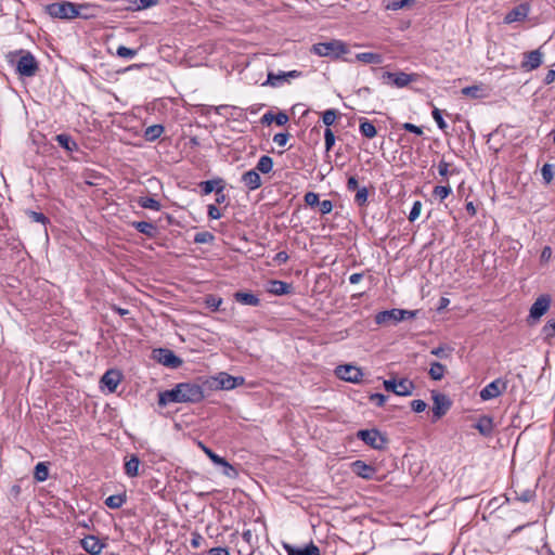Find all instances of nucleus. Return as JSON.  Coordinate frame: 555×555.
Returning a JSON list of instances; mask_svg holds the SVG:
<instances>
[{
    "mask_svg": "<svg viewBox=\"0 0 555 555\" xmlns=\"http://www.w3.org/2000/svg\"><path fill=\"white\" fill-rule=\"evenodd\" d=\"M351 467L354 474L364 479H373L376 473V469L373 466L367 465L366 463L360 460L353 462L351 464Z\"/></svg>",
    "mask_w": 555,
    "mask_h": 555,
    "instance_id": "17",
    "label": "nucleus"
},
{
    "mask_svg": "<svg viewBox=\"0 0 555 555\" xmlns=\"http://www.w3.org/2000/svg\"><path fill=\"white\" fill-rule=\"evenodd\" d=\"M433 417L435 422L440 420L448 412L451 406V401L446 395L439 392L433 393Z\"/></svg>",
    "mask_w": 555,
    "mask_h": 555,
    "instance_id": "11",
    "label": "nucleus"
},
{
    "mask_svg": "<svg viewBox=\"0 0 555 555\" xmlns=\"http://www.w3.org/2000/svg\"><path fill=\"white\" fill-rule=\"evenodd\" d=\"M16 70L21 76L33 77L38 70V63L35 56L27 52L20 57L16 64Z\"/></svg>",
    "mask_w": 555,
    "mask_h": 555,
    "instance_id": "6",
    "label": "nucleus"
},
{
    "mask_svg": "<svg viewBox=\"0 0 555 555\" xmlns=\"http://www.w3.org/2000/svg\"><path fill=\"white\" fill-rule=\"evenodd\" d=\"M535 496V492L531 489H526L524 491H521L520 493H517L516 492V500L517 501H520V502H524V503H528L530 501H532Z\"/></svg>",
    "mask_w": 555,
    "mask_h": 555,
    "instance_id": "48",
    "label": "nucleus"
},
{
    "mask_svg": "<svg viewBox=\"0 0 555 555\" xmlns=\"http://www.w3.org/2000/svg\"><path fill=\"white\" fill-rule=\"evenodd\" d=\"M360 438L365 444L373 449L382 450L385 448L386 438L377 429H363L358 431Z\"/></svg>",
    "mask_w": 555,
    "mask_h": 555,
    "instance_id": "5",
    "label": "nucleus"
},
{
    "mask_svg": "<svg viewBox=\"0 0 555 555\" xmlns=\"http://www.w3.org/2000/svg\"><path fill=\"white\" fill-rule=\"evenodd\" d=\"M525 60L521 62V68L525 72L537 69L543 62V53L540 49L524 54Z\"/></svg>",
    "mask_w": 555,
    "mask_h": 555,
    "instance_id": "13",
    "label": "nucleus"
},
{
    "mask_svg": "<svg viewBox=\"0 0 555 555\" xmlns=\"http://www.w3.org/2000/svg\"><path fill=\"white\" fill-rule=\"evenodd\" d=\"M416 311L403 310V309H391L378 312L375 317L377 324H385L389 321L400 322L408 319H413Z\"/></svg>",
    "mask_w": 555,
    "mask_h": 555,
    "instance_id": "4",
    "label": "nucleus"
},
{
    "mask_svg": "<svg viewBox=\"0 0 555 555\" xmlns=\"http://www.w3.org/2000/svg\"><path fill=\"white\" fill-rule=\"evenodd\" d=\"M545 338H552L555 336V320L548 321L542 328Z\"/></svg>",
    "mask_w": 555,
    "mask_h": 555,
    "instance_id": "57",
    "label": "nucleus"
},
{
    "mask_svg": "<svg viewBox=\"0 0 555 555\" xmlns=\"http://www.w3.org/2000/svg\"><path fill=\"white\" fill-rule=\"evenodd\" d=\"M337 377L349 383H359L363 376L362 371L354 365L345 364L336 367Z\"/></svg>",
    "mask_w": 555,
    "mask_h": 555,
    "instance_id": "9",
    "label": "nucleus"
},
{
    "mask_svg": "<svg viewBox=\"0 0 555 555\" xmlns=\"http://www.w3.org/2000/svg\"><path fill=\"white\" fill-rule=\"evenodd\" d=\"M370 400L374 402L377 406H383L387 401V397L383 393L376 392L370 396Z\"/></svg>",
    "mask_w": 555,
    "mask_h": 555,
    "instance_id": "59",
    "label": "nucleus"
},
{
    "mask_svg": "<svg viewBox=\"0 0 555 555\" xmlns=\"http://www.w3.org/2000/svg\"><path fill=\"white\" fill-rule=\"evenodd\" d=\"M158 1L159 0H133L132 3L135 5L137 10H144L156 5Z\"/></svg>",
    "mask_w": 555,
    "mask_h": 555,
    "instance_id": "52",
    "label": "nucleus"
},
{
    "mask_svg": "<svg viewBox=\"0 0 555 555\" xmlns=\"http://www.w3.org/2000/svg\"><path fill=\"white\" fill-rule=\"evenodd\" d=\"M530 12V7L528 3H521L514 9H512L505 16V24H513L515 22H522L527 18Z\"/></svg>",
    "mask_w": 555,
    "mask_h": 555,
    "instance_id": "14",
    "label": "nucleus"
},
{
    "mask_svg": "<svg viewBox=\"0 0 555 555\" xmlns=\"http://www.w3.org/2000/svg\"><path fill=\"white\" fill-rule=\"evenodd\" d=\"M452 193L451 186L446 183L443 185H437L434 188L433 195L440 201H443Z\"/></svg>",
    "mask_w": 555,
    "mask_h": 555,
    "instance_id": "38",
    "label": "nucleus"
},
{
    "mask_svg": "<svg viewBox=\"0 0 555 555\" xmlns=\"http://www.w3.org/2000/svg\"><path fill=\"white\" fill-rule=\"evenodd\" d=\"M348 46L341 40H331L327 42L314 43L311 47V52L324 57H331L334 60L339 59L341 55L348 52Z\"/></svg>",
    "mask_w": 555,
    "mask_h": 555,
    "instance_id": "3",
    "label": "nucleus"
},
{
    "mask_svg": "<svg viewBox=\"0 0 555 555\" xmlns=\"http://www.w3.org/2000/svg\"><path fill=\"white\" fill-rule=\"evenodd\" d=\"M421 210H422V203L420 201L414 202V204L410 210L409 217H408L409 220L411 222L415 221L420 217Z\"/></svg>",
    "mask_w": 555,
    "mask_h": 555,
    "instance_id": "51",
    "label": "nucleus"
},
{
    "mask_svg": "<svg viewBox=\"0 0 555 555\" xmlns=\"http://www.w3.org/2000/svg\"><path fill=\"white\" fill-rule=\"evenodd\" d=\"M205 304L208 308H210L212 311H216L219 309V307L222 304V299L220 297H217L215 295H208L205 298Z\"/></svg>",
    "mask_w": 555,
    "mask_h": 555,
    "instance_id": "47",
    "label": "nucleus"
},
{
    "mask_svg": "<svg viewBox=\"0 0 555 555\" xmlns=\"http://www.w3.org/2000/svg\"><path fill=\"white\" fill-rule=\"evenodd\" d=\"M198 447L203 450V452L209 457V460L214 464L221 463L222 456L215 453L210 448L206 447L203 442H198Z\"/></svg>",
    "mask_w": 555,
    "mask_h": 555,
    "instance_id": "45",
    "label": "nucleus"
},
{
    "mask_svg": "<svg viewBox=\"0 0 555 555\" xmlns=\"http://www.w3.org/2000/svg\"><path fill=\"white\" fill-rule=\"evenodd\" d=\"M242 182L249 190L254 191L261 186L260 175L255 170H248L242 176Z\"/></svg>",
    "mask_w": 555,
    "mask_h": 555,
    "instance_id": "18",
    "label": "nucleus"
},
{
    "mask_svg": "<svg viewBox=\"0 0 555 555\" xmlns=\"http://www.w3.org/2000/svg\"><path fill=\"white\" fill-rule=\"evenodd\" d=\"M120 382L121 374L117 370H108L101 378V383L108 389L109 392H114Z\"/></svg>",
    "mask_w": 555,
    "mask_h": 555,
    "instance_id": "16",
    "label": "nucleus"
},
{
    "mask_svg": "<svg viewBox=\"0 0 555 555\" xmlns=\"http://www.w3.org/2000/svg\"><path fill=\"white\" fill-rule=\"evenodd\" d=\"M382 78H383L384 82H391L397 88H404L409 83L416 81L417 75L416 74H406L403 72H398V73L385 72L383 74Z\"/></svg>",
    "mask_w": 555,
    "mask_h": 555,
    "instance_id": "8",
    "label": "nucleus"
},
{
    "mask_svg": "<svg viewBox=\"0 0 555 555\" xmlns=\"http://www.w3.org/2000/svg\"><path fill=\"white\" fill-rule=\"evenodd\" d=\"M208 555H230V553L227 547L218 546L210 548Z\"/></svg>",
    "mask_w": 555,
    "mask_h": 555,
    "instance_id": "64",
    "label": "nucleus"
},
{
    "mask_svg": "<svg viewBox=\"0 0 555 555\" xmlns=\"http://www.w3.org/2000/svg\"><path fill=\"white\" fill-rule=\"evenodd\" d=\"M126 502V494H113L106 498L105 505L109 508H119Z\"/></svg>",
    "mask_w": 555,
    "mask_h": 555,
    "instance_id": "36",
    "label": "nucleus"
},
{
    "mask_svg": "<svg viewBox=\"0 0 555 555\" xmlns=\"http://www.w3.org/2000/svg\"><path fill=\"white\" fill-rule=\"evenodd\" d=\"M551 306V297L550 295H541L535 299L532 304L529 312V317L533 320H539L542 315H544Z\"/></svg>",
    "mask_w": 555,
    "mask_h": 555,
    "instance_id": "12",
    "label": "nucleus"
},
{
    "mask_svg": "<svg viewBox=\"0 0 555 555\" xmlns=\"http://www.w3.org/2000/svg\"><path fill=\"white\" fill-rule=\"evenodd\" d=\"M289 118L286 113L279 112L276 115H274V122L278 126H284L288 122Z\"/></svg>",
    "mask_w": 555,
    "mask_h": 555,
    "instance_id": "63",
    "label": "nucleus"
},
{
    "mask_svg": "<svg viewBox=\"0 0 555 555\" xmlns=\"http://www.w3.org/2000/svg\"><path fill=\"white\" fill-rule=\"evenodd\" d=\"M163 125H152L144 130V139L149 142L157 140L164 132Z\"/></svg>",
    "mask_w": 555,
    "mask_h": 555,
    "instance_id": "27",
    "label": "nucleus"
},
{
    "mask_svg": "<svg viewBox=\"0 0 555 555\" xmlns=\"http://www.w3.org/2000/svg\"><path fill=\"white\" fill-rule=\"evenodd\" d=\"M207 214L210 219L218 220L222 217L221 211L215 205H208Z\"/></svg>",
    "mask_w": 555,
    "mask_h": 555,
    "instance_id": "62",
    "label": "nucleus"
},
{
    "mask_svg": "<svg viewBox=\"0 0 555 555\" xmlns=\"http://www.w3.org/2000/svg\"><path fill=\"white\" fill-rule=\"evenodd\" d=\"M56 142L66 151L74 152L78 150L77 143L72 139L69 134L60 133L55 137Z\"/></svg>",
    "mask_w": 555,
    "mask_h": 555,
    "instance_id": "25",
    "label": "nucleus"
},
{
    "mask_svg": "<svg viewBox=\"0 0 555 555\" xmlns=\"http://www.w3.org/2000/svg\"><path fill=\"white\" fill-rule=\"evenodd\" d=\"M446 373V366L440 362H433L429 369V376L434 380H440L443 378Z\"/></svg>",
    "mask_w": 555,
    "mask_h": 555,
    "instance_id": "31",
    "label": "nucleus"
},
{
    "mask_svg": "<svg viewBox=\"0 0 555 555\" xmlns=\"http://www.w3.org/2000/svg\"><path fill=\"white\" fill-rule=\"evenodd\" d=\"M221 182H222V180H208V181L202 182L201 185H202L204 194H210L216 189V184L221 183Z\"/></svg>",
    "mask_w": 555,
    "mask_h": 555,
    "instance_id": "56",
    "label": "nucleus"
},
{
    "mask_svg": "<svg viewBox=\"0 0 555 555\" xmlns=\"http://www.w3.org/2000/svg\"><path fill=\"white\" fill-rule=\"evenodd\" d=\"M431 116L440 130L444 131L448 128V125L444 121L442 113L439 108L435 107L431 112Z\"/></svg>",
    "mask_w": 555,
    "mask_h": 555,
    "instance_id": "46",
    "label": "nucleus"
},
{
    "mask_svg": "<svg viewBox=\"0 0 555 555\" xmlns=\"http://www.w3.org/2000/svg\"><path fill=\"white\" fill-rule=\"evenodd\" d=\"M413 3L414 0H386L384 7L386 10L397 11Z\"/></svg>",
    "mask_w": 555,
    "mask_h": 555,
    "instance_id": "35",
    "label": "nucleus"
},
{
    "mask_svg": "<svg viewBox=\"0 0 555 555\" xmlns=\"http://www.w3.org/2000/svg\"><path fill=\"white\" fill-rule=\"evenodd\" d=\"M356 59L365 64H380L383 62L382 55L373 52L358 53Z\"/></svg>",
    "mask_w": 555,
    "mask_h": 555,
    "instance_id": "28",
    "label": "nucleus"
},
{
    "mask_svg": "<svg viewBox=\"0 0 555 555\" xmlns=\"http://www.w3.org/2000/svg\"><path fill=\"white\" fill-rule=\"evenodd\" d=\"M204 389L196 383H179L172 389L158 395V404L166 406L169 403H198L204 399Z\"/></svg>",
    "mask_w": 555,
    "mask_h": 555,
    "instance_id": "1",
    "label": "nucleus"
},
{
    "mask_svg": "<svg viewBox=\"0 0 555 555\" xmlns=\"http://www.w3.org/2000/svg\"><path fill=\"white\" fill-rule=\"evenodd\" d=\"M273 168V159L270 156L263 155L259 158L256 171H260L262 173H269Z\"/></svg>",
    "mask_w": 555,
    "mask_h": 555,
    "instance_id": "33",
    "label": "nucleus"
},
{
    "mask_svg": "<svg viewBox=\"0 0 555 555\" xmlns=\"http://www.w3.org/2000/svg\"><path fill=\"white\" fill-rule=\"evenodd\" d=\"M284 81H286L284 72H280L279 74L269 72L267 80L264 82H262V86H270V87L275 88V87H279Z\"/></svg>",
    "mask_w": 555,
    "mask_h": 555,
    "instance_id": "32",
    "label": "nucleus"
},
{
    "mask_svg": "<svg viewBox=\"0 0 555 555\" xmlns=\"http://www.w3.org/2000/svg\"><path fill=\"white\" fill-rule=\"evenodd\" d=\"M48 477H49V468H48L47 464L43 462H39L35 466L34 478L37 481L42 482V481H46L48 479Z\"/></svg>",
    "mask_w": 555,
    "mask_h": 555,
    "instance_id": "34",
    "label": "nucleus"
},
{
    "mask_svg": "<svg viewBox=\"0 0 555 555\" xmlns=\"http://www.w3.org/2000/svg\"><path fill=\"white\" fill-rule=\"evenodd\" d=\"M336 118L337 111L334 108L326 109L322 114V121L327 128H330L335 122Z\"/></svg>",
    "mask_w": 555,
    "mask_h": 555,
    "instance_id": "44",
    "label": "nucleus"
},
{
    "mask_svg": "<svg viewBox=\"0 0 555 555\" xmlns=\"http://www.w3.org/2000/svg\"><path fill=\"white\" fill-rule=\"evenodd\" d=\"M270 292L275 295H285L289 292V285L282 281H272Z\"/></svg>",
    "mask_w": 555,
    "mask_h": 555,
    "instance_id": "39",
    "label": "nucleus"
},
{
    "mask_svg": "<svg viewBox=\"0 0 555 555\" xmlns=\"http://www.w3.org/2000/svg\"><path fill=\"white\" fill-rule=\"evenodd\" d=\"M217 465L221 466L223 468V475L230 478H236L238 476L237 470L224 459H221V463H218Z\"/></svg>",
    "mask_w": 555,
    "mask_h": 555,
    "instance_id": "41",
    "label": "nucleus"
},
{
    "mask_svg": "<svg viewBox=\"0 0 555 555\" xmlns=\"http://www.w3.org/2000/svg\"><path fill=\"white\" fill-rule=\"evenodd\" d=\"M475 428L482 435V436H490L493 431V422L491 417L482 416L478 420V422L475 425Z\"/></svg>",
    "mask_w": 555,
    "mask_h": 555,
    "instance_id": "22",
    "label": "nucleus"
},
{
    "mask_svg": "<svg viewBox=\"0 0 555 555\" xmlns=\"http://www.w3.org/2000/svg\"><path fill=\"white\" fill-rule=\"evenodd\" d=\"M415 386L412 380L408 378H401L400 380L396 382V395L408 397L413 393Z\"/></svg>",
    "mask_w": 555,
    "mask_h": 555,
    "instance_id": "21",
    "label": "nucleus"
},
{
    "mask_svg": "<svg viewBox=\"0 0 555 555\" xmlns=\"http://www.w3.org/2000/svg\"><path fill=\"white\" fill-rule=\"evenodd\" d=\"M359 130L360 133L367 139H373L377 134L375 126L366 118H360Z\"/></svg>",
    "mask_w": 555,
    "mask_h": 555,
    "instance_id": "24",
    "label": "nucleus"
},
{
    "mask_svg": "<svg viewBox=\"0 0 555 555\" xmlns=\"http://www.w3.org/2000/svg\"><path fill=\"white\" fill-rule=\"evenodd\" d=\"M461 93L473 99H479L485 95L483 89L479 86L465 87L461 90Z\"/></svg>",
    "mask_w": 555,
    "mask_h": 555,
    "instance_id": "37",
    "label": "nucleus"
},
{
    "mask_svg": "<svg viewBox=\"0 0 555 555\" xmlns=\"http://www.w3.org/2000/svg\"><path fill=\"white\" fill-rule=\"evenodd\" d=\"M325 150L328 152L335 144V134L331 128H326L324 131Z\"/></svg>",
    "mask_w": 555,
    "mask_h": 555,
    "instance_id": "50",
    "label": "nucleus"
},
{
    "mask_svg": "<svg viewBox=\"0 0 555 555\" xmlns=\"http://www.w3.org/2000/svg\"><path fill=\"white\" fill-rule=\"evenodd\" d=\"M155 359L163 365L171 369H177L181 366L182 360L175 354L173 351L159 348L154 350Z\"/></svg>",
    "mask_w": 555,
    "mask_h": 555,
    "instance_id": "10",
    "label": "nucleus"
},
{
    "mask_svg": "<svg viewBox=\"0 0 555 555\" xmlns=\"http://www.w3.org/2000/svg\"><path fill=\"white\" fill-rule=\"evenodd\" d=\"M426 406H427L426 402L421 399L413 400L411 402V408L416 413H421V412L425 411Z\"/></svg>",
    "mask_w": 555,
    "mask_h": 555,
    "instance_id": "61",
    "label": "nucleus"
},
{
    "mask_svg": "<svg viewBox=\"0 0 555 555\" xmlns=\"http://www.w3.org/2000/svg\"><path fill=\"white\" fill-rule=\"evenodd\" d=\"M369 198V191L365 186H362L357 190L356 196H354V203L362 207L367 203Z\"/></svg>",
    "mask_w": 555,
    "mask_h": 555,
    "instance_id": "43",
    "label": "nucleus"
},
{
    "mask_svg": "<svg viewBox=\"0 0 555 555\" xmlns=\"http://www.w3.org/2000/svg\"><path fill=\"white\" fill-rule=\"evenodd\" d=\"M305 203L306 205L310 206V207H314V206H318L319 204V194L318 193H314V192H307L305 194Z\"/></svg>",
    "mask_w": 555,
    "mask_h": 555,
    "instance_id": "53",
    "label": "nucleus"
},
{
    "mask_svg": "<svg viewBox=\"0 0 555 555\" xmlns=\"http://www.w3.org/2000/svg\"><path fill=\"white\" fill-rule=\"evenodd\" d=\"M140 464L141 462L138 455L131 454L130 456H127L124 466L125 474L131 478L139 476Z\"/></svg>",
    "mask_w": 555,
    "mask_h": 555,
    "instance_id": "20",
    "label": "nucleus"
},
{
    "mask_svg": "<svg viewBox=\"0 0 555 555\" xmlns=\"http://www.w3.org/2000/svg\"><path fill=\"white\" fill-rule=\"evenodd\" d=\"M288 139H289V134L288 133H276L274 137H273V142L275 144H278L279 146H285L288 142Z\"/></svg>",
    "mask_w": 555,
    "mask_h": 555,
    "instance_id": "58",
    "label": "nucleus"
},
{
    "mask_svg": "<svg viewBox=\"0 0 555 555\" xmlns=\"http://www.w3.org/2000/svg\"><path fill=\"white\" fill-rule=\"evenodd\" d=\"M88 9L86 4H75L69 1L54 2L46 7V12L53 18L72 20L77 16L87 18L89 15L83 14L81 10Z\"/></svg>",
    "mask_w": 555,
    "mask_h": 555,
    "instance_id": "2",
    "label": "nucleus"
},
{
    "mask_svg": "<svg viewBox=\"0 0 555 555\" xmlns=\"http://www.w3.org/2000/svg\"><path fill=\"white\" fill-rule=\"evenodd\" d=\"M319 211L322 214V215H327L330 214L332 210H333V202L330 201V199H324V201H319Z\"/></svg>",
    "mask_w": 555,
    "mask_h": 555,
    "instance_id": "55",
    "label": "nucleus"
},
{
    "mask_svg": "<svg viewBox=\"0 0 555 555\" xmlns=\"http://www.w3.org/2000/svg\"><path fill=\"white\" fill-rule=\"evenodd\" d=\"M507 388V383L502 378H496L480 390V398L483 401L500 397Z\"/></svg>",
    "mask_w": 555,
    "mask_h": 555,
    "instance_id": "7",
    "label": "nucleus"
},
{
    "mask_svg": "<svg viewBox=\"0 0 555 555\" xmlns=\"http://www.w3.org/2000/svg\"><path fill=\"white\" fill-rule=\"evenodd\" d=\"M234 298L237 302L246 306H258L260 300L259 298L251 293L237 292L234 295Z\"/></svg>",
    "mask_w": 555,
    "mask_h": 555,
    "instance_id": "23",
    "label": "nucleus"
},
{
    "mask_svg": "<svg viewBox=\"0 0 555 555\" xmlns=\"http://www.w3.org/2000/svg\"><path fill=\"white\" fill-rule=\"evenodd\" d=\"M438 172L442 177L441 182L448 183V176L452 175L454 171L450 170V164L446 160H440L438 164Z\"/></svg>",
    "mask_w": 555,
    "mask_h": 555,
    "instance_id": "42",
    "label": "nucleus"
},
{
    "mask_svg": "<svg viewBox=\"0 0 555 555\" xmlns=\"http://www.w3.org/2000/svg\"><path fill=\"white\" fill-rule=\"evenodd\" d=\"M214 240V235L209 232H199L195 234L194 242L198 244L209 243Z\"/></svg>",
    "mask_w": 555,
    "mask_h": 555,
    "instance_id": "54",
    "label": "nucleus"
},
{
    "mask_svg": "<svg viewBox=\"0 0 555 555\" xmlns=\"http://www.w3.org/2000/svg\"><path fill=\"white\" fill-rule=\"evenodd\" d=\"M542 178L545 183H551L555 176V166L552 164H544L541 169Z\"/></svg>",
    "mask_w": 555,
    "mask_h": 555,
    "instance_id": "40",
    "label": "nucleus"
},
{
    "mask_svg": "<svg viewBox=\"0 0 555 555\" xmlns=\"http://www.w3.org/2000/svg\"><path fill=\"white\" fill-rule=\"evenodd\" d=\"M138 204L141 208L144 209H151L155 211H159L162 209L160 203L157 199L149 196L140 197L138 199Z\"/></svg>",
    "mask_w": 555,
    "mask_h": 555,
    "instance_id": "30",
    "label": "nucleus"
},
{
    "mask_svg": "<svg viewBox=\"0 0 555 555\" xmlns=\"http://www.w3.org/2000/svg\"><path fill=\"white\" fill-rule=\"evenodd\" d=\"M117 55L124 59H132L137 55V50L119 46L116 51Z\"/></svg>",
    "mask_w": 555,
    "mask_h": 555,
    "instance_id": "49",
    "label": "nucleus"
},
{
    "mask_svg": "<svg viewBox=\"0 0 555 555\" xmlns=\"http://www.w3.org/2000/svg\"><path fill=\"white\" fill-rule=\"evenodd\" d=\"M218 382V385L221 389L231 390L234 389V376L228 374V373H220L218 377L216 378Z\"/></svg>",
    "mask_w": 555,
    "mask_h": 555,
    "instance_id": "29",
    "label": "nucleus"
},
{
    "mask_svg": "<svg viewBox=\"0 0 555 555\" xmlns=\"http://www.w3.org/2000/svg\"><path fill=\"white\" fill-rule=\"evenodd\" d=\"M402 128L409 132L416 134V135L423 134V129L414 124H411V122H404L402 125Z\"/></svg>",
    "mask_w": 555,
    "mask_h": 555,
    "instance_id": "60",
    "label": "nucleus"
},
{
    "mask_svg": "<svg viewBox=\"0 0 555 555\" xmlns=\"http://www.w3.org/2000/svg\"><path fill=\"white\" fill-rule=\"evenodd\" d=\"M287 555H320V550L313 543L306 545L305 547H296L292 545H285Z\"/></svg>",
    "mask_w": 555,
    "mask_h": 555,
    "instance_id": "19",
    "label": "nucleus"
},
{
    "mask_svg": "<svg viewBox=\"0 0 555 555\" xmlns=\"http://www.w3.org/2000/svg\"><path fill=\"white\" fill-rule=\"evenodd\" d=\"M132 227L140 233L153 237L156 233V227L147 221H134Z\"/></svg>",
    "mask_w": 555,
    "mask_h": 555,
    "instance_id": "26",
    "label": "nucleus"
},
{
    "mask_svg": "<svg viewBox=\"0 0 555 555\" xmlns=\"http://www.w3.org/2000/svg\"><path fill=\"white\" fill-rule=\"evenodd\" d=\"M81 547L91 555H99L104 547V543L95 535H87L81 540Z\"/></svg>",
    "mask_w": 555,
    "mask_h": 555,
    "instance_id": "15",
    "label": "nucleus"
}]
</instances>
